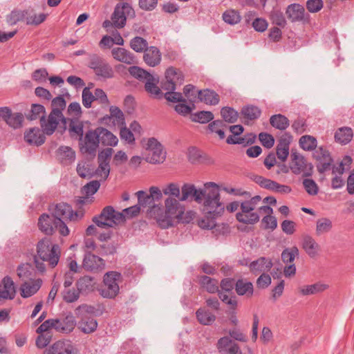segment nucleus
<instances>
[{
	"label": "nucleus",
	"mask_w": 354,
	"mask_h": 354,
	"mask_svg": "<svg viewBox=\"0 0 354 354\" xmlns=\"http://www.w3.org/2000/svg\"><path fill=\"white\" fill-rule=\"evenodd\" d=\"M145 149L147 154L144 155V160L151 164H160L164 162L166 156L163 151V147L155 138H150L146 140Z\"/></svg>",
	"instance_id": "obj_9"
},
{
	"label": "nucleus",
	"mask_w": 354,
	"mask_h": 354,
	"mask_svg": "<svg viewBox=\"0 0 354 354\" xmlns=\"http://www.w3.org/2000/svg\"><path fill=\"white\" fill-rule=\"evenodd\" d=\"M182 195L180 196L179 201H185L190 196H194V201L198 203H201V194L203 189H196L195 186L190 184H184L181 188Z\"/></svg>",
	"instance_id": "obj_28"
},
{
	"label": "nucleus",
	"mask_w": 354,
	"mask_h": 354,
	"mask_svg": "<svg viewBox=\"0 0 354 354\" xmlns=\"http://www.w3.org/2000/svg\"><path fill=\"white\" fill-rule=\"evenodd\" d=\"M84 125L82 122L77 120H72L70 122L68 131L72 138H78L79 140H82L83 137Z\"/></svg>",
	"instance_id": "obj_42"
},
{
	"label": "nucleus",
	"mask_w": 354,
	"mask_h": 354,
	"mask_svg": "<svg viewBox=\"0 0 354 354\" xmlns=\"http://www.w3.org/2000/svg\"><path fill=\"white\" fill-rule=\"evenodd\" d=\"M80 141V149L82 153L95 156L99 147L100 138L97 129L88 131Z\"/></svg>",
	"instance_id": "obj_13"
},
{
	"label": "nucleus",
	"mask_w": 354,
	"mask_h": 354,
	"mask_svg": "<svg viewBox=\"0 0 354 354\" xmlns=\"http://www.w3.org/2000/svg\"><path fill=\"white\" fill-rule=\"evenodd\" d=\"M185 207L173 197H167L165 200V209L158 205H153L147 213L154 218L162 228H169L179 222L183 218Z\"/></svg>",
	"instance_id": "obj_2"
},
{
	"label": "nucleus",
	"mask_w": 354,
	"mask_h": 354,
	"mask_svg": "<svg viewBox=\"0 0 354 354\" xmlns=\"http://www.w3.org/2000/svg\"><path fill=\"white\" fill-rule=\"evenodd\" d=\"M313 157L317 161V167L319 173L328 170L333 161L329 151L324 147H318L313 152Z\"/></svg>",
	"instance_id": "obj_18"
},
{
	"label": "nucleus",
	"mask_w": 354,
	"mask_h": 354,
	"mask_svg": "<svg viewBox=\"0 0 354 354\" xmlns=\"http://www.w3.org/2000/svg\"><path fill=\"white\" fill-rule=\"evenodd\" d=\"M28 15V10H13L8 17V21L10 24H16L19 21H26V15Z\"/></svg>",
	"instance_id": "obj_57"
},
{
	"label": "nucleus",
	"mask_w": 354,
	"mask_h": 354,
	"mask_svg": "<svg viewBox=\"0 0 354 354\" xmlns=\"http://www.w3.org/2000/svg\"><path fill=\"white\" fill-rule=\"evenodd\" d=\"M298 255L299 250L297 247L286 248L281 253V259L285 263H292Z\"/></svg>",
	"instance_id": "obj_58"
},
{
	"label": "nucleus",
	"mask_w": 354,
	"mask_h": 354,
	"mask_svg": "<svg viewBox=\"0 0 354 354\" xmlns=\"http://www.w3.org/2000/svg\"><path fill=\"white\" fill-rule=\"evenodd\" d=\"M109 118L113 120V122L115 125L122 127L125 124L124 113L118 107L111 106L109 109Z\"/></svg>",
	"instance_id": "obj_45"
},
{
	"label": "nucleus",
	"mask_w": 354,
	"mask_h": 354,
	"mask_svg": "<svg viewBox=\"0 0 354 354\" xmlns=\"http://www.w3.org/2000/svg\"><path fill=\"white\" fill-rule=\"evenodd\" d=\"M221 114L223 120L229 123L235 122L239 116L238 112L229 106L223 107L221 110Z\"/></svg>",
	"instance_id": "obj_51"
},
{
	"label": "nucleus",
	"mask_w": 354,
	"mask_h": 354,
	"mask_svg": "<svg viewBox=\"0 0 354 354\" xmlns=\"http://www.w3.org/2000/svg\"><path fill=\"white\" fill-rule=\"evenodd\" d=\"M234 288L236 294L239 296H245L247 298H250L254 294L252 283L246 279H238L235 283Z\"/></svg>",
	"instance_id": "obj_30"
},
{
	"label": "nucleus",
	"mask_w": 354,
	"mask_h": 354,
	"mask_svg": "<svg viewBox=\"0 0 354 354\" xmlns=\"http://www.w3.org/2000/svg\"><path fill=\"white\" fill-rule=\"evenodd\" d=\"M199 283L209 293H214L218 290V281L209 277L201 276L199 278Z\"/></svg>",
	"instance_id": "obj_41"
},
{
	"label": "nucleus",
	"mask_w": 354,
	"mask_h": 354,
	"mask_svg": "<svg viewBox=\"0 0 354 354\" xmlns=\"http://www.w3.org/2000/svg\"><path fill=\"white\" fill-rule=\"evenodd\" d=\"M55 330L62 333H70L73 330L77 322L72 314H68L63 318L53 319Z\"/></svg>",
	"instance_id": "obj_20"
},
{
	"label": "nucleus",
	"mask_w": 354,
	"mask_h": 354,
	"mask_svg": "<svg viewBox=\"0 0 354 354\" xmlns=\"http://www.w3.org/2000/svg\"><path fill=\"white\" fill-rule=\"evenodd\" d=\"M218 295L219 299L225 304L229 306L231 310H236L238 306V301L235 295H228L229 292L220 291L218 290Z\"/></svg>",
	"instance_id": "obj_47"
},
{
	"label": "nucleus",
	"mask_w": 354,
	"mask_h": 354,
	"mask_svg": "<svg viewBox=\"0 0 354 354\" xmlns=\"http://www.w3.org/2000/svg\"><path fill=\"white\" fill-rule=\"evenodd\" d=\"M273 264L270 259L260 257L250 263L249 268L252 272L255 274L265 273L270 270Z\"/></svg>",
	"instance_id": "obj_27"
},
{
	"label": "nucleus",
	"mask_w": 354,
	"mask_h": 354,
	"mask_svg": "<svg viewBox=\"0 0 354 354\" xmlns=\"http://www.w3.org/2000/svg\"><path fill=\"white\" fill-rule=\"evenodd\" d=\"M292 162L290 169L295 174H302L304 176L311 175L312 166L308 165L304 157L297 152L291 154Z\"/></svg>",
	"instance_id": "obj_16"
},
{
	"label": "nucleus",
	"mask_w": 354,
	"mask_h": 354,
	"mask_svg": "<svg viewBox=\"0 0 354 354\" xmlns=\"http://www.w3.org/2000/svg\"><path fill=\"white\" fill-rule=\"evenodd\" d=\"M270 19L273 24L283 28L286 25V20L283 14L279 10H272L270 13Z\"/></svg>",
	"instance_id": "obj_63"
},
{
	"label": "nucleus",
	"mask_w": 354,
	"mask_h": 354,
	"mask_svg": "<svg viewBox=\"0 0 354 354\" xmlns=\"http://www.w3.org/2000/svg\"><path fill=\"white\" fill-rule=\"evenodd\" d=\"M184 82V75L181 71L174 67H169L165 73V80L161 82V87L165 91H175L178 85Z\"/></svg>",
	"instance_id": "obj_12"
},
{
	"label": "nucleus",
	"mask_w": 354,
	"mask_h": 354,
	"mask_svg": "<svg viewBox=\"0 0 354 354\" xmlns=\"http://www.w3.org/2000/svg\"><path fill=\"white\" fill-rule=\"evenodd\" d=\"M333 229V222L327 217H322L317 220L315 234L317 236L329 233Z\"/></svg>",
	"instance_id": "obj_37"
},
{
	"label": "nucleus",
	"mask_w": 354,
	"mask_h": 354,
	"mask_svg": "<svg viewBox=\"0 0 354 354\" xmlns=\"http://www.w3.org/2000/svg\"><path fill=\"white\" fill-rule=\"evenodd\" d=\"M328 287V285L326 283L317 282L311 285L302 286L298 288V291L301 296H308L321 293L327 290Z\"/></svg>",
	"instance_id": "obj_32"
},
{
	"label": "nucleus",
	"mask_w": 354,
	"mask_h": 354,
	"mask_svg": "<svg viewBox=\"0 0 354 354\" xmlns=\"http://www.w3.org/2000/svg\"><path fill=\"white\" fill-rule=\"evenodd\" d=\"M28 10V15H26V23L27 25H32V26H38L43 23L46 19L47 15L44 13H40L39 15H36L35 13H31Z\"/></svg>",
	"instance_id": "obj_54"
},
{
	"label": "nucleus",
	"mask_w": 354,
	"mask_h": 354,
	"mask_svg": "<svg viewBox=\"0 0 354 354\" xmlns=\"http://www.w3.org/2000/svg\"><path fill=\"white\" fill-rule=\"evenodd\" d=\"M222 18L225 23L230 25H235L241 21V16L239 11L229 9L223 13Z\"/></svg>",
	"instance_id": "obj_43"
},
{
	"label": "nucleus",
	"mask_w": 354,
	"mask_h": 354,
	"mask_svg": "<svg viewBox=\"0 0 354 354\" xmlns=\"http://www.w3.org/2000/svg\"><path fill=\"white\" fill-rule=\"evenodd\" d=\"M98 136L100 141L105 146L115 147L118 145V138L110 131L105 128H98Z\"/></svg>",
	"instance_id": "obj_35"
},
{
	"label": "nucleus",
	"mask_w": 354,
	"mask_h": 354,
	"mask_svg": "<svg viewBox=\"0 0 354 354\" xmlns=\"http://www.w3.org/2000/svg\"><path fill=\"white\" fill-rule=\"evenodd\" d=\"M60 121L66 123V119L62 113H59L57 111H51L47 120L45 117L41 118L40 124L42 131L48 136L52 135Z\"/></svg>",
	"instance_id": "obj_14"
},
{
	"label": "nucleus",
	"mask_w": 354,
	"mask_h": 354,
	"mask_svg": "<svg viewBox=\"0 0 354 354\" xmlns=\"http://www.w3.org/2000/svg\"><path fill=\"white\" fill-rule=\"evenodd\" d=\"M198 96L199 100L206 104L216 105L219 102L218 95L212 90H200L198 91Z\"/></svg>",
	"instance_id": "obj_36"
},
{
	"label": "nucleus",
	"mask_w": 354,
	"mask_h": 354,
	"mask_svg": "<svg viewBox=\"0 0 354 354\" xmlns=\"http://www.w3.org/2000/svg\"><path fill=\"white\" fill-rule=\"evenodd\" d=\"M162 60V53L156 46H149L143 52V61L150 66L155 67L158 66Z\"/></svg>",
	"instance_id": "obj_23"
},
{
	"label": "nucleus",
	"mask_w": 354,
	"mask_h": 354,
	"mask_svg": "<svg viewBox=\"0 0 354 354\" xmlns=\"http://www.w3.org/2000/svg\"><path fill=\"white\" fill-rule=\"evenodd\" d=\"M134 17L135 12L130 4L127 3L117 4L111 15L113 27L122 28L126 25L127 19Z\"/></svg>",
	"instance_id": "obj_11"
},
{
	"label": "nucleus",
	"mask_w": 354,
	"mask_h": 354,
	"mask_svg": "<svg viewBox=\"0 0 354 354\" xmlns=\"http://www.w3.org/2000/svg\"><path fill=\"white\" fill-rule=\"evenodd\" d=\"M136 194L138 197V205H139L140 207H145L150 205H152L151 206H153L154 205V202L152 201L149 194H147L145 192L142 190L138 191Z\"/></svg>",
	"instance_id": "obj_61"
},
{
	"label": "nucleus",
	"mask_w": 354,
	"mask_h": 354,
	"mask_svg": "<svg viewBox=\"0 0 354 354\" xmlns=\"http://www.w3.org/2000/svg\"><path fill=\"white\" fill-rule=\"evenodd\" d=\"M254 180L261 187L271 191H274L277 182L268 178H266L261 176H255Z\"/></svg>",
	"instance_id": "obj_60"
},
{
	"label": "nucleus",
	"mask_w": 354,
	"mask_h": 354,
	"mask_svg": "<svg viewBox=\"0 0 354 354\" xmlns=\"http://www.w3.org/2000/svg\"><path fill=\"white\" fill-rule=\"evenodd\" d=\"M0 118L15 129L21 128L24 120L21 113H12L11 109L7 106L0 108Z\"/></svg>",
	"instance_id": "obj_17"
},
{
	"label": "nucleus",
	"mask_w": 354,
	"mask_h": 354,
	"mask_svg": "<svg viewBox=\"0 0 354 354\" xmlns=\"http://www.w3.org/2000/svg\"><path fill=\"white\" fill-rule=\"evenodd\" d=\"M57 354H73L74 348L69 341H57L55 343Z\"/></svg>",
	"instance_id": "obj_50"
},
{
	"label": "nucleus",
	"mask_w": 354,
	"mask_h": 354,
	"mask_svg": "<svg viewBox=\"0 0 354 354\" xmlns=\"http://www.w3.org/2000/svg\"><path fill=\"white\" fill-rule=\"evenodd\" d=\"M82 266L86 270L97 271L104 269L105 263L102 258L91 253H87L83 259Z\"/></svg>",
	"instance_id": "obj_25"
},
{
	"label": "nucleus",
	"mask_w": 354,
	"mask_h": 354,
	"mask_svg": "<svg viewBox=\"0 0 354 354\" xmlns=\"http://www.w3.org/2000/svg\"><path fill=\"white\" fill-rule=\"evenodd\" d=\"M292 136L288 133H284L279 138L277 146V156L281 161H285L289 155V147Z\"/></svg>",
	"instance_id": "obj_24"
},
{
	"label": "nucleus",
	"mask_w": 354,
	"mask_h": 354,
	"mask_svg": "<svg viewBox=\"0 0 354 354\" xmlns=\"http://www.w3.org/2000/svg\"><path fill=\"white\" fill-rule=\"evenodd\" d=\"M94 72L97 76L104 79L111 78L114 73L112 67L105 62L100 65Z\"/></svg>",
	"instance_id": "obj_49"
},
{
	"label": "nucleus",
	"mask_w": 354,
	"mask_h": 354,
	"mask_svg": "<svg viewBox=\"0 0 354 354\" xmlns=\"http://www.w3.org/2000/svg\"><path fill=\"white\" fill-rule=\"evenodd\" d=\"M44 132L39 128L35 127L29 129L28 131L24 134L25 140L30 144L37 146L41 145L45 142V136Z\"/></svg>",
	"instance_id": "obj_29"
},
{
	"label": "nucleus",
	"mask_w": 354,
	"mask_h": 354,
	"mask_svg": "<svg viewBox=\"0 0 354 354\" xmlns=\"http://www.w3.org/2000/svg\"><path fill=\"white\" fill-rule=\"evenodd\" d=\"M216 348L220 354L241 353L239 345L227 336L223 337L218 340Z\"/></svg>",
	"instance_id": "obj_21"
},
{
	"label": "nucleus",
	"mask_w": 354,
	"mask_h": 354,
	"mask_svg": "<svg viewBox=\"0 0 354 354\" xmlns=\"http://www.w3.org/2000/svg\"><path fill=\"white\" fill-rule=\"evenodd\" d=\"M93 221L97 226L106 229L124 222V214L116 212L112 206H106L100 214L93 217Z\"/></svg>",
	"instance_id": "obj_8"
},
{
	"label": "nucleus",
	"mask_w": 354,
	"mask_h": 354,
	"mask_svg": "<svg viewBox=\"0 0 354 354\" xmlns=\"http://www.w3.org/2000/svg\"><path fill=\"white\" fill-rule=\"evenodd\" d=\"M241 113L248 120H255L261 115V110L255 106H247L242 109Z\"/></svg>",
	"instance_id": "obj_56"
},
{
	"label": "nucleus",
	"mask_w": 354,
	"mask_h": 354,
	"mask_svg": "<svg viewBox=\"0 0 354 354\" xmlns=\"http://www.w3.org/2000/svg\"><path fill=\"white\" fill-rule=\"evenodd\" d=\"M247 199L241 202L240 211L236 213V218L240 223L254 225L260 218L259 214L255 210L261 202L262 198L260 196L257 195L253 197L250 196Z\"/></svg>",
	"instance_id": "obj_6"
},
{
	"label": "nucleus",
	"mask_w": 354,
	"mask_h": 354,
	"mask_svg": "<svg viewBox=\"0 0 354 354\" xmlns=\"http://www.w3.org/2000/svg\"><path fill=\"white\" fill-rule=\"evenodd\" d=\"M58 159L65 165L71 164L75 160V152L70 147L61 146L57 151Z\"/></svg>",
	"instance_id": "obj_34"
},
{
	"label": "nucleus",
	"mask_w": 354,
	"mask_h": 354,
	"mask_svg": "<svg viewBox=\"0 0 354 354\" xmlns=\"http://www.w3.org/2000/svg\"><path fill=\"white\" fill-rule=\"evenodd\" d=\"M303 185L305 190L309 195L315 196L318 194L319 187L314 180L305 178L303 180Z\"/></svg>",
	"instance_id": "obj_64"
},
{
	"label": "nucleus",
	"mask_w": 354,
	"mask_h": 354,
	"mask_svg": "<svg viewBox=\"0 0 354 354\" xmlns=\"http://www.w3.org/2000/svg\"><path fill=\"white\" fill-rule=\"evenodd\" d=\"M201 203L207 219L199 222V226L203 229H213L216 226L215 218L221 216L225 210L224 204L221 202L218 186L213 182L204 184L201 194Z\"/></svg>",
	"instance_id": "obj_1"
},
{
	"label": "nucleus",
	"mask_w": 354,
	"mask_h": 354,
	"mask_svg": "<svg viewBox=\"0 0 354 354\" xmlns=\"http://www.w3.org/2000/svg\"><path fill=\"white\" fill-rule=\"evenodd\" d=\"M42 280L40 279H30L24 281L20 287V294L23 298H28L34 295L41 288Z\"/></svg>",
	"instance_id": "obj_26"
},
{
	"label": "nucleus",
	"mask_w": 354,
	"mask_h": 354,
	"mask_svg": "<svg viewBox=\"0 0 354 354\" xmlns=\"http://www.w3.org/2000/svg\"><path fill=\"white\" fill-rule=\"evenodd\" d=\"M129 72L131 76L145 83V89L151 97L156 99L163 97V93L158 86V77L136 66L129 67Z\"/></svg>",
	"instance_id": "obj_5"
},
{
	"label": "nucleus",
	"mask_w": 354,
	"mask_h": 354,
	"mask_svg": "<svg viewBox=\"0 0 354 354\" xmlns=\"http://www.w3.org/2000/svg\"><path fill=\"white\" fill-rule=\"evenodd\" d=\"M16 295V289L12 279L9 277H4L0 283V303L8 299H13Z\"/></svg>",
	"instance_id": "obj_22"
},
{
	"label": "nucleus",
	"mask_w": 354,
	"mask_h": 354,
	"mask_svg": "<svg viewBox=\"0 0 354 354\" xmlns=\"http://www.w3.org/2000/svg\"><path fill=\"white\" fill-rule=\"evenodd\" d=\"M17 275L22 281H26L32 279V268L31 266L28 263L21 264L18 266L17 270Z\"/></svg>",
	"instance_id": "obj_53"
},
{
	"label": "nucleus",
	"mask_w": 354,
	"mask_h": 354,
	"mask_svg": "<svg viewBox=\"0 0 354 354\" xmlns=\"http://www.w3.org/2000/svg\"><path fill=\"white\" fill-rule=\"evenodd\" d=\"M37 252L34 262L38 271L44 272L46 270L45 262L51 268L57 265L60 257V248L58 245H52L48 239H44L38 242Z\"/></svg>",
	"instance_id": "obj_3"
},
{
	"label": "nucleus",
	"mask_w": 354,
	"mask_h": 354,
	"mask_svg": "<svg viewBox=\"0 0 354 354\" xmlns=\"http://www.w3.org/2000/svg\"><path fill=\"white\" fill-rule=\"evenodd\" d=\"M129 45L136 53H143L149 47L147 41L138 36L132 38Z\"/></svg>",
	"instance_id": "obj_46"
},
{
	"label": "nucleus",
	"mask_w": 354,
	"mask_h": 354,
	"mask_svg": "<svg viewBox=\"0 0 354 354\" xmlns=\"http://www.w3.org/2000/svg\"><path fill=\"white\" fill-rule=\"evenodd\" d=\"M270 122L273 127L280 130H285L289 126L288 119L281 114L271 116Z\"/></svg>",
	"instance_id": "obj_44"
},
{
	"label": "nucleus",
	"mask_w": 354,
	"mask_h": 354,
	"mask_svg": "<svg viewBox=\"0 0 354 354\" xmlns=\"http://www.w3.org/2000/svg\"><path fill=\"white\" fill-rule=\"evenodd\" d=\"M289 20L292 22H301L303 24L310 21V15L305 10L304 7L299 3L289 5L286 10Z\"/></svg>",
	"instance_id": "obj_15"
},
{
	"label": "nucleus",
	"mask_w": 354,
	"mask_h": 354,
	"mask_svg": "<svg viewBox=\"0 0 354 354\" xmlns=\"http://www.w3.org/2000/svg\"><path fill=\"white\" fill-rule=\"evenodd\" d=\"M353 130L350 127H341L335 133V139L337 142L346 145L353 138Z\"/></svg>",
	"instance_id": "obj_38"
},
{
	"label": "nucleus",
	"mask_w": 354,
	"mask_h": 354,
	"mask_svg": "<svg viewBox=\"0 0 354 354\" xmlns=\"http://www.w3.org/2000/svg\"><path fill=\"white\" fill-rule=\"evenodd\" d=\"M196 315L198 322L203 325H211L216 320L213 313L202 308L197 310Z\"/></svg>",
	"instance_id": "obj_39"
},
{
	"label": "nucleus",
	"mask_w": 354,
	"mask_h": 354,
	"mask_svg": "<svg viewBox=\"0 0 354 354\" xmlns=\"http://www.w3.org/2000/svg\"><path fill=\"white\" fill-rule=\"evenodd\" d=\"M121 280V274L118 272H108L103 279L104 286L100 290V295L105 298H114L119 292L118 282Z\"/></svg>",
	"instance_id": "obj_10"
},
{
	"label": "nucleus",
	"mask_w": 354,
	"mask_h": 354,
	"mask_svg": "<svg viewBox=\"0 0 354 354\" xmlns=\"http://www.w3.org/2000/svg\"><path fill=\"white\" fill-rule=\"evenodd\" d=\"M214 119V115L211 111H201L193 115L192 120L196 122L205 124Z\"/></svg>",
	"instance_id": "obj_55"
},
{
	"label": "nucleus",
	"mask_w": 354,
	"mask_h": 354,
	"mask_svg": "<svg viewBox=\"0 0 354 354\" xmlns=\"http://www.w3.org/2000/svg\"><path fill=\"white\" fill-rule=\"evenodd\" d=\"M162 192L165 195L169 196V197H173L175 198H180V187L176 183H169L162 189Z\"/></svg>",
	"instance_id": "obj_59"
},
{
	"label": "nucleus",
	"mask_w": 354,
	"mask_h": 354,
	"mask_svg": "<svg viewBox=\"0 0 354 354\" xmlns=\"http://www.w3.org/2000/svg\"><path fill=\"white\" fill-rule=\"evenodd\" d=\"M111 55L115 60L127 64H132L135 62L133 54L124 48L117 47L113 48Z\"/></svg>",
	"instance_id": "obj_31"
},
{
	"label": "nucleus",
	"mask_w": 354,
	"mask_h": 354,
	"mask_svg": "<svg viewBox=\"0 0 354 354\" xmlns=\"http://www.w3.org/2000/svg\"><path fill=\"white\" fill-rule=\"evenodd\" d=\"M46 109L45 107L39 104H32L30 113L26 116L28 120H35L38 118L41 120V118L45 117Z\"/></svg>",
	"instance_id": "obj_48"
},
{
	"label": "nucleus",
	"mask_w": 354,
	"mask_h": 354,
	"mask_svg": "<svg viewBox=\"0 0 354 354\" xmlns=\"http://www.w3.org/2000/svg\"><path fill=\"white\" fill-rule=\"evenodd\" d=\"M80 292L74 288L68 289L65 288L62 292L63 299L67 303H73L77 301L80 297Z\"/></svg>",
	"instance_id": "obj_62"
},
{
	"label": "nucleus",
	"mask_w": 354,
	"mask_h": 354,
	"mask_svg": "<svg viewBox=\"0 0 354 354\" xmlns=\"http://www.w3.org/2000/svg\"><path fill=\"white\" fill-rule=\"evenodd\" d=\"M299 145L305 151H313L317 147V140L311 136H303L299 139Z\"/></svg>",
	"instance_id": "obj_52"
},
{
	"label": "nucleus",
	"mask_w": 354,
	"mask_h": 354,
	"mask_svg": "<svg viewBox=\"0 0 354 354\" xmlns=\"http://www.w3.org/2000/svg\"><path fill=\"white\" fill-rule=\"evenodd\" d=\"M59 224L56 221V218L48 214H41L38 220V227L39 230L47 235L53 234L55 230L60 234Z\"/></svg>",
	"instance_id": "obj_19"
},
{
	"label": "nucleus",
	"mask_w": 354,
	"mask_h": 354,
	"mask_svg": "<svg viewBox=\"0 0 354 354\" xmlns=\"http://www.w3.org/2000/svg\"><path fill=\"white\" fill-rule=\"evenodd\" d=\"M50 214L56 218V221L61 225L60 234L66 236L69 234L70 230L66 223L68 221H77L83 216L82 212H74L72 207L66 203H59L52 205L49 207Z\"/></svg>",
	"instance_id": "obj_4"
},
{
	"label": "nucleus",
	"mask_w": 354,
	"mask_h": 354,
	"mask_svg": "<svg viewBox=\"0 0 354 354\" xmlns=\"http://www.w3.org/2000/svg\"><path fill=\"white\" fill-rule=\"evenodd\" d=\"M94 284L92 277L84 276L77 280L76 286L80 292H88L93 290Z\"/></svg>",
	"instance_id": "obj_40"
},
{
	"label": "nucleus",
	"mask_w": 354,
	"mask_h": 354,
	"mask_svg": "<svg viewBox=\"0 0 354 354\" xmlns=\"http://www.w3.org/2000/svg\"><path fill=\"white\" fill-rule=\"evenodd\" d=\"M93 308L87 305L78 306L75 312L79 319L78 328L84 334H90L95 332L97 328V320L91 315Z\"/></svg>",
	"instance_id": "obj_7"
},
{
	"label": "nucleus",
	"mask_w": 354,
	"mask_h": 354,
	"mask_svg": "<svg viewBox=\"0 0 354 354\" xmlns=\"http://www.w3.org/2000/svg\"><path fill=\"white\" fill-rule=\"evenodd\" d=\"M302 248L310 257H315L319 249L318 243L308 234H305L302 237Z\"/></svg>",
	"instance_id": "obj_33"
}]
</instances>
